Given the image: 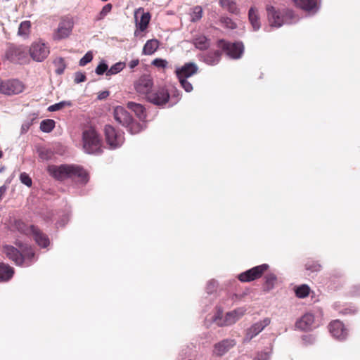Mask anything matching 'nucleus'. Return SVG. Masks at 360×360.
Here are the masks:
<instances>
[{"label":"nucleus","mask_w":360,"mask_h":360,"mask_svg":"<svg viewBox=\"0 0 360 360\" xmlns=\"http://www.w3.org/2000/svg\"><path fill=\"white\" fill-rule=\"evenodd\" d=\"M47 170L51 176L58 180L71 178L81 184H86L89 181L87 172L79 166L69 165H49Z\"/></svg>","instance_id":"f257e3e1"},{"label":"nucleus","mask_w":360,"mask_h":360,"mask_svg":"<svg viewBox=\"0 0 360 360\" xmlns=\"http://www.w3.org/2000/svg\"><path fill=\"white\" fill-rule=\"evenodd\" d=\"M15 245L20 249V251L13 246L6 245L4 246L5 255L16 265H30L33 262L32 258L34 257L32 249L27 244L18 241L15 243Z\"/></svg>","instance_id":"f03ea898"},{"label":"nucleus","mask_w":360,"mask_h":360,"mask_svg":"<svg viewBox=\"0 0 360 360\" xmlns=\"http://www.w3.org/2000/svg\"><path fill=\"white\" fill-rule=\"evenodd\" d=\"M267 18L269 27L279 28L284 23H292L296 22L292 11L286 9L281 13L272 6H266Z\"/></svg>","instance_id":"7ed1b4c3"},{"label":"nucleus","mask_w":360,"mask_h":360,"mask_svg":"<svg viewBox=\"0 0 360 360\" xmlns=\"http://www.w3.org/2000/svg\"><path fill=\"white\" fill-rule=\"evenodd\" d=\"M245 307H238L233 311L227 312L223 316L222 311H218L214 317V322L218 326H229L236 323L245 314Z\"/></svg>","instance_id":"20e7f679"},{"label":"nucleus","mask_w":360,"mask_h":360,"mask_svg":"<svg viewBox=\"0 0 360 360\" xmlns=\"http://www.w3.org/2000/svg\"><path fill=\"white\" fill-rule=\"evenodd\" d=\"M83 148L89 154H96L101 151V141L94 129H89L83 132Z\"/></svg>","instance_id":"39448f33"},{"label":"nucleus","mask_w":360,"mask_h":360,"mask_svg":"<svg viewBox=\"0 0 360 360\" xmlns=\"http://www.w3.org/2000/svg\"><path fill=\"white\" fill-rule=\"evenodd\" d=\"M49 53V46L41 40L33 42L29 49L30 57L36 62L44 60Z\"/></svg>","instance_id":"423d86ee"},{"label":"nucleus","mask_w":360,"mask_h":360,"mask_svg":"<svg viewBox=\"0 0 360 360\" xmlns=\"http://www.w3.org/2000/svg\"><path fill=\"white\" fill-rule=\"evenodd\" d=\"M29 50L25 46L11 45L6 51V57L12 62H25L28 59Z\"/></svg>","instance_id":"0eeeda50"},{"label":"nucleus","mask_w":360,"mask_h":360,"mask_svg":"<svg viewBox=\"0 0 360 360\" xmlns=\"http://www.w3.org/2000/svg\"><path fill=\"white\" fill-rule=\"evenodd\" d=\"M105 140L110 149H115L122 145L124 141L123 133L116 131L115 129L107 125L104 129Z\"/></svg>","instance_id":"6e6552de"},{"label":"nucleus","mask_w":360,"mask_h":360,"mask_svg":"<svg viewBox=\"0 0 360 360\" xmlns=\"http://www.w3.org/2000/svg\"><path fill=\"white\" fill-rule=\"evenodd\" d=\"M219 46L226 52L228 56L233 59L240 58L244 51V46L241 42L229 43L224 40H220Z\"/></svg>","instance_id":"1a4fd4ad"},{"label":"nucleus","mask_w":360,"mask_h":360,"mask_svg":"<svg viewBox=\"0 0 360 360\" xmlns=\"http://www.w3.org/2000/svg\"><path fill=\"white\" fill-rule=\"evenodd\" d=\"M267 264H263L255 266L248 271L240 274L238 276L241 282H250L260 278L262 274L269 269Z\"/></svg>","instance_id":"9d476101"},{"label":"nucleus","mask_w":360,"mask_h":360,"mask_svg":"<svg viewBox=\"0 0 360 360\" xmlns=\"http://www.w3.org/2000/svg\"><path fill=\"white\" fill-rule=\"evenodd\" d=\"M270 323V319L265 318L252 324L246 330L245 335L243 338V342H250L252 338L260 333L267 326H269Z\"/></svg>","instance_id":"9b49d317"},{"label":"nucleus","mask_w":360,"mask_h":360,"mask_svg":"<svg viewBox=\"0 0 360 360\" xmlns=\"http://www.w3.org/2000/svg\"><path fill=\"white\" fill-rule=\"evenodd\" d=\"M25 89L22 82L18 79H11L4 82L1 94L11 96L20 94Z\"/></svg>","instance_id":"f8f14e48"},{"label":"nucleus","mask_w":360,"mask_h":360,"mask_svg":"<svg viewBox=\"0 0 360 360\" xmlns=\"http://www.w3.org/2000/svg\"><path fill=\"white\" fill-rule=\"evenodd\" d=\"M328 328L331 335L338 340H342L347 337V329L345 327L343 323L339 320L330 322Z\"/></svg>","instance_id":"ddd939ff"},{"label":"nucleus","mask_w":360,"mask_h":360,"mask_svg":"<svg viewBox=\"0 0 360 360\" xmlns=\"http://www.w3.org/2000/svg\"><path fill=\"white\" fill-rule=\"evenodd\" d=\"M73 27V21L70 18H65L59 22L54 37L57 39H64L70 35Z\"/></svg>","instance_id":"4468645a"},{"label":"nucleus","mask_w":360,"mask_h":360,"mask_svg":"<svg viewBox=\"0 0 360 360\" xmlns=\"http://www.w3.org/2000/svg\"><path fill=\"white\" fill-rule=\"evenodd\" d=\"M169 98V93L164 88H160L157 91H153L147 96L148 101L157 105H162L167 103Z\"/></svg>","instance_id":"2eb2a0df"},{"label":"nucleus","mask_w":360,"mask_h":360,"mask_svg":"<svg viewBox=\"0 0 360 360\" xmlns=\"http://www.w3.org/2000/svg\"><path fill=\"white\" fill-rule=\"evenodd\" d=\"M153 80L150 76L143 75L141 76L134 84V88L136 91L140 94L146 95V96L150 94V90L153 87Z\"/></svg>","instance_id":"dca6fc26"},{"label":"nucleus","mask_w":360,"mask_h":360,"mask_svg":"<svg viewBox=\"0 0 360 360\" xmlns=\"http://www.w3.org/2000/svg\"><path fill=\"white\" fill-rule=\"evenodd\" d=\"M236 345L234 339H224L214 345L212 354L216 356H222Z\"/></svg>","instance_id":"f3484780"},{"label":"nucleus","mask_w":360,"mask_h":360,"mask_svg":"<svg viewBox=\"0 0 360 360\" xmlns=\"http://www.w3.org/2000/svg\"><path fill=\"white\" fill-rule=\"evenodd\" d=\"M134 18L137 29L141 32L145 31L150 20V13L144 12L142 8H139L135 11Z\"/></svg>","instance_id":"a211bd4d"},{"label":"nucleus","mask_w":360,"mask_h":360,"mask_svg":"<svg viewBox=\"0 0 360 360\" xmlns=\"http://www.w3.org/2000/svg\"><path fill=\"white\" fill-rule=\"evenodd\" d=\"M115 120L123 127H128L132 120L130 114L122 106H117L114 109Z\"/></svg>","instance_id":"6ab92c4d"},{"label":"nucleus","mask_w":360,"mask_h":360,"mask_svg":"<svg viewBox=\"0 0 360 360\" xmlns=\"http://www.w3.org/2000/svg\"><path fill=\"white\" fill-rule=\"evenodd\" d=\"M198 65L194 63H188L179 68H176V74L178 79H187L198 72Z\"/></svg>","instance_id":"aec40b11"},{"label":"nucleus","mask_w":360,"mask_h":360,"mask_svg":"<svg viewBox=\"0 0 360 360\" xmlns=\"http://www.w3.org/2000/svg\"><path fill=\"white\" fill-rule=\"evenodd\" d=\"M314 323V316L311 313H306L296 321L295 326L301 330H310L315 327Z\"/></svg>","instance_id":"412c9836"},{"label":"nucleus","mask_w":360,"mask_h":360,"mask_svg":"<svg viewBox=\"0 0 360 360\" xmlns=\"http://www.w3.org/2000/svg\"><path fill=\"white\" fill-rule=\"evenodd\" d=\"M293 1L297 7L312 13H316L319 8L320 0H293Z\"/></svg>","instance_id":"4be33fe9"},{"label":"nucleus","mask_w":360,"mask_h":360,"mask_svg":"<svg viewBox=\"0 0 360 360\" xmlns=\"http://www.w3.org/2000/svg\"><path fill=\"white\" fill-rule=\"evenodd\" d=\"M248 20L254 31L261 28V20L257 8L251 7L248 11Z\"/></svg>","instance_id":"5701e85b"},{"label":"nucleus","mask_w":360,"mask_h":360,"mask_svg":"<svg viewBox=\"0 0 360 360\" xmlns=\"http://www.w3.org/2000/svg\"><path fill=\"white\" fill-rule=\"evenodd\" d=\"M31 231L36 243L41 248H46L50 242L46 235L41 233L37 227L32 226Z\"/></svg>","instance_id":"b1692460"},{"label":"nucleus","mask_w":360,"mask_h":360,"mask_svg":"<svg viewBox=\"0 0 360 360\" xmlns=\"http://www.w3.org/2000/svg\"><path fill=\"white\" fill-rule=\"evenodd\" d=\"M14 274L12 267L4 263H0V282L8 281Z\"/></svg>","instance_id":"393cba45"},{"label":"nucleus","mask_w":360,"mask_h":360,"mask_svg":"<svg viewBox=\"0 0 360 360\" xmlns=\"http://www.w3.org/2000/svg\"><path fill=\"white\" fill-rule=\"evenodd\" d=\"M127 107L133 110L140 120H143L146 117V110L142 105L134 102H129Z\"/></svg>","instance_id":"a878e982"},{"label":"nucleus","mask_w":360,"mask_h":360,"mask_svg":"<svg viewBox=\"0 0 360 360\" xmlns=\"http://www.w3.org/2000/svg\"><path fill=\"white\" fill-rule=\"evenodd\" d=\"M220 58L219 51L209 52L203 56V61L209 65H214L219 62Z\"/></svg>","instance_id":"bb28decb"},{"label":"nucleus","mask_w":360,"mask_h":360,"mask_svg":"<svg viewBox=\"0 0 360 360\" xmlns=\"http://www.w3.org/2000/svg\"><path fill=\"white\" fill-rule=\"evenodd\" d=\"M159 46V41L157 39H150L146 41L143 48V54L152 55Z\"/></svg>","instance_id":"cd10ccee"},{"label":"nucleus","mask_w":360,"mask_h":360,"mask_svg":"<svg viewBox=\"0 0 360 360\" xmlns=\"http://www.w3.org/2000/svg\"><path fill=\"white\" fill-rule=\"evenodd\" d=\"M30 28H31V22L29 20L22 21L20 22L18 31V35L21 37L23 39L28 38L30 33Z\"/></svg>","instance_id":"c85d7f7f"},{"label":"nucleus","mask_w":360,"mask_h":360,"mask_svg":"<svg viewBox=\"0 0 360 360\" xmlns=\"http://www.w3.org/2000/svg\"><path fill=\"white\" fill-rule=\"evenodd\" d=\"M220 5L230 13L238 14L239 10L238 9L235 0H219Z\"/></svg>","instance_id":"c756f323"},{"label":"nucleus","mask_w":360,"mask_h":360,"mask_svg":"<svg viewBox=\"0 0 360 360\" xmlns=\"http://www.w3.org/2000/svg\"><path fill=\"white\" fill-rule=\"evenodd\" d=\"M193 44L197 49L203 50L209 47L210 42L205 36L199 35L193 39Z\"/></svg>","instance_id":"7c9ffc66"},{"label":"nucleus","mask_w":360,"mask_h":360,"mask_svg":"<svg viewBox=\"0 0 360 360\" xmlns=\"http://www.w3.org/2000/svg\"><path fill=\"white\" fill-rule=\"evenodd\" d=\"M55 127V121L47 119L41 121L40 123V129L45 133L51 132Z\"/></svg>","instance_id":"2f4dec72"},{"label":"nucleus","mask_w":360,"mask_h":360,"mask_svg":"<svg viewBox=\"0 0 360 360\" xmlns=\"http://www.w3.org/2000/svg\"><path fill=\"white\" fill-rule=\"evenodd\" d=\"M276 279V276L273 273H269L266 275L265 288L266 290H270L274 288Z\"/></svg>","instance_id":"473e14b6"},{"label":"nucleus","mask_w":360,"mask_h":360,"mask_svg":"<svg viewBox=\"0 0 360 360\" xmlns=\"http://www.w3.org/2000/svg\"><path fill=\"white\" fill-rule=\"evenodd\" d=\"M310 288L307 285H301L296 288L295 294L299 298H305L309 295Z\"/></svg>","instance_id":"72a5a7b5"},{"label":"nucleus","mask_w":360,"mask_h":360,"mask_svg":"<svg viewBox=\"0 0 360 360\" xmlns=\"http://www.w3.org/2000/svg\"><path fill=\"white\" fill-rule=\"evenodd\" d=\"M71 105H72L71 101H60L59 103H55L53 105L49 106L48 110L49 112L58 111V110H60L64 108L65 107H70Z\"/></svg>","instance_id":"f704fd0d"},{"label":"nucleus","mask_w":360,"mask_h":360,"mask_svg":"<svg viewBox=\"0 0 360 360\" xmlns=\"http://www.w3.org/2000/svg\"><path fill=\"white\" fill-rule=\"evenodd\" d=\"M125 67V63L122 62H118L110 67L107 71V76L116 75L121 72Z\"/></svg>","instance_id":"c9c22d12"},{"label":"nucleus","mask_w":360,"mask_h":360,"mask_svg":"<svg viewBox=\"0 0 360 360\" xmlns=\"http://www.w3.org/2000/svg\"><path fill=\"white\" fill-rule=\"evenodd\" d=\"M53 64L56 67V72L58 75H61L66 67L65 61L63 58H56L54 61Z\"/></svg>","instance_id":"e433bc0d"},{"label":"nucleus","mask_w":360,"mask_h":360,"mask_svg":"<svg viewBox=\"0 0 360 360\" xmlns=\"http://www.w3.org/2000/svg\"><path fill=\"white\" fill-rule=\"evenodd\" d=\"M202 15V8L200 6H195L191 13V18L192 22H196L199 20Z\"/></svg>","instance_id":"4c0bfd02"},{"label":"nucleus","mask_w":360,"mask_h":360,"mask_svg":"<svg viewBox=\"0 0 360 360\" xmlns=\"http://www.w3.org/2000/svg\"><path fill=\"white\" fill-rule=\"evenodd\" d=\"M131 134H134L140 132L145 127L144 124H140L131 120V124L127 127Z\"/></svg>","instance_id":"58836bf2"},{"label":"nucleus","mask_w":360,"mask_h":360,"mask_svg":"<svg viewBox=\"0 0 360 360\" xmlns=\"http://www.w3.org/2000/svg\"><path fill=\"white\" fill-rule=\"evenodd\" d=\"M112 9V5L110 4H105L101 12L96 18V20H101L103 19L110 11Z\"/></svg>","instance_id":"ea45409f"},{"label":"nucleus","mask_w":360,"mask_h":360,"mask_svg":"<svg viewBox=\"0 0 360 360\" xmlns=\"http://www.w3.org/2000/svg\"><path fill=\"white\" fill-rule=\"evenodd\" d=\"M306 269L311 272H317L321 270V266L318 262L311 261L306 264Z\"/></svg>","instance_id":"a19ab883"},{"label":"nucleus","mask_w":360,"mask_h":360,"mask_svg":"<svg viewBox=\"0 0 360 360\" xmlns=\"http://www.w3.org/2000/svg\"><path fill=\"white\" fill-rule=\"evenodd\" d=\"M220 21L227 28L231 30L236 28V24L228 17H222Z\"/></svg>","instance_id":"79ce46f5"},{"label":"nucleus","mask_w":360,"mask_h":360,"mask_svg":"<svg viewBox=\"0 0 360 360\" xmlns=\"http://www.w3.org/2000/svg\"><path fill=\"white\" fill-rule=\"evenodd\" d=\"M108 70V65L104 62V61H101L98 65L96 67V70H95V72L98 75H103L105 72L107 74V71Z\"/></svg>","instance_id":"37998d69"},{"label":"nucleus","mask_w":360,"mask_h":360,"mask_svg":"<svg viewBox=\"0 0 360 360\" xmlns=\"http://www.w3.org/2000/svg\"><path fill=\"white\" fill-rule=\"evenodd\" d=\"M93 59V53L91 51H88L79 60V65L80 66H85L87 63H90Z\"/></svg>","instance_id":"c03bdc74"},{"label":"nucleus","mask_w":360,"mask_h":360,"mask_svg":"<svg viewBox=\"0 0 360 360\" xmlns=\"http://www.w3.org/2000/svg\"><path fill=\"white\" fill-rule=\"evenodd\" d=\"M20 180L22 184L26 185L28 187H30L32 186V179L30 177V176L25 172H22L20 174Z\"/></svg>","instance_id":"a18cd8bd"},{"label":"nucleus","mask_w":360,"mask_h":360,"mask_svg":"<svg viewBox=\"0 0 360 360\" xmlns=\"http://www.w3.org/2000/svg\"><path fill=\"white\" fill-rule=\"evenodd\" d=\"M217 282L214 280H210L207 282L206 285L207 292L211 294L214 292L217 288Z\"/></svg>","instance_id":"49530a36"},{"label":"nucleus","mask_w":360,"mask_h":360,"mask_svg":"<svg viewBox=\"0 0 360 360\" xmlns=\"http://www.w3.org/2000/svg\"><path fill=\"white\" fill-rule=\"evenodd\" d=\"M152 64L159 68H165L167 67L168 63L166 60L162 58H155L153 60Z\"/></svg>","instance_id":"de8ad7c7"},{"label":"nucleus","mask_w":360,"mask_h":360,"mask_svg":"<svg viewBox=\"0 0 360 360\" xmlns=\"http://www.w3.org/2000/svg\"><path fill=\"white\" fill-rule=\"evenodd\" d=\"M181 86L186 92H191L193 90L192 84L187 81V79H179Z\"/></svg>","instance_id":"09e8293b"},{"label":"nucleus","mask_w":360,"mask_h":360,"mask_svg":"<svg viewBox=\"0 0 360 360\" xmlns=\"http://www.w3.org/2000/svg\"><path fill=\"white\" fill-rule=\"evenodd\" d=\"M271 350L259 353L254 360H269L271 356Z\"/></svg>","instance_id":"8fccbe9b"},{"label":"nucleus","mask_w":360,"mask_h":360,"mask_svg":"<svg viewBox=\"0 0 360 360\" xmlns=\"http://www.w3.org/2000/svg\"><path fill=\"white\" fill-rule=\"evenodd\" d=\"M32 124V120H25L21 125L20 134H25L29 130V129Z\"/></svg>","instance_id":"3c124183"},{"label":"nucleus","mask_w":360,"mask_h":360,"mask_svg":"<svg viewBox=\"0 0 360 360\" xmlns=\"http://www.w3.org/2000/svg\"><path fill=\"white\" fill-rule=\"evenodd\" d=\"M86 80V75L80 72H77L75 75V82L77 84L83 82Z\"/></svg>","instance_id":"603ef678"},{"label":"nucleus","mask_w":360,"mask_h":360,"mask_svg":"<svg viewBox=\"0 0 360 360\" xmlns=\"http://www.w3.org/2000/svg\"><path fill=\"white\" fill-rule=\"evenodd\" d=\"M39 155L42 160H48L51 156V153L46 149H41L39 151Z\"/></svg>","instance_id":"864d4df0"},{"label":"nucleus","mask_w":360,"mask_h":360,"mask_svg":"<svg viewBox=\"0 0 360 360\" xmlns=\"http://www.w3.org/2000/svg\"><path fill=\"white\" fill-rule=\"evenodd\" d=\"M139 63V59H134V60H131L128 65L130 69H133L135 67H136Z\"/></svg>","instance_id":"5fc2aeb1"},{"label":"nucleus","mask_w":360,"mask_h":360,"mask_svg":"<svg viewBox=\"0 0 360 360\" xmlns=\"http://www.w3.org/2000/svg\"><path fill=\"white\" fill-rule=\"evenodd\" d=\"M109 96V91H103L98 94V98L100 100L105 99Z\"/></svg>","instance_id":"6e6d98bb"},{"label":"nucleus","mask_w":360,"mask_h":360,"mask_svg":"<svg viewBox=\"0 0 360 360\" xmlns=\"http://www.w3.org/2000/svg\"><path fill=\"white\" fill-rule=\"evenodd\" d=\"M303 341L306 343H312L314 341V338L311 335H304L302 337Z\"/></svg>","instance_id":"4d7b16f0"},{"label":"nucleus","mask_w":360,"mask_h":360,"mask_svg":"<svg viewBox=\"0 0 360 360\" xmlns=\"http://www.w3.org/2000/svg\"><path fill=\"white\" fill-rule=\"evenodd\" d=\"M68 221V217H65L60 221L58 222L60 226H63Z\"/></svg>","instance_id":"13d9d810"},{"label":"nucleus","mask_w":360,"mask_h":360,"mask_svg":"<svg viewBox=\"0 0 360 360\" xmlns=\"http://www.w3.org/2000/svg\"><path fill=\"white\" fill-rule=\"evenodd\" d=\"M6 192V188L4 186L0 187V200L2 199L3 195H4Z\"/></svg>","instance_id":"bf43d9fd"},{"label":"nucleus","mask_w":360,"mask_h":360,"mask_svg":"<svg viewBox=\"0 0 360 360\" xmlns=\"http://www.w3.org/2000/svg\"><path fill=\"white\" fill-rule=\"evenodd\" d=\"M265 30H266V32H270V29H269V27H266V28H265Z\"/></svg>","instance_id":"052dcab7"},{"label":"nucleus","mask_w":360,"mask_h":360,"mask_svg":"<svg viewBox=\"0 0 360 360\" xmlns=\"http://www.w3.org/2000/svg\"><path fill=\"white\" fill-rule=\"evenodd\" d=\"M2 155H3L2 151L0 150V158L2 157Z\"/></svg>","instance_id":"680f3d73"},{"label":"nucleus","mask_w":360,"mask_h":360,"mask_svg":"<svg viewBox=\"0 0 360 360\" xmlns=\"http://www.w3.org/2000/svg\"><path fill=\"white\" fill-rule=\"evenodd\" d=\"M103 1H107L108 0H102Z\"/></svg>","instance_id":"e2e57ef3"}]
</instances>
